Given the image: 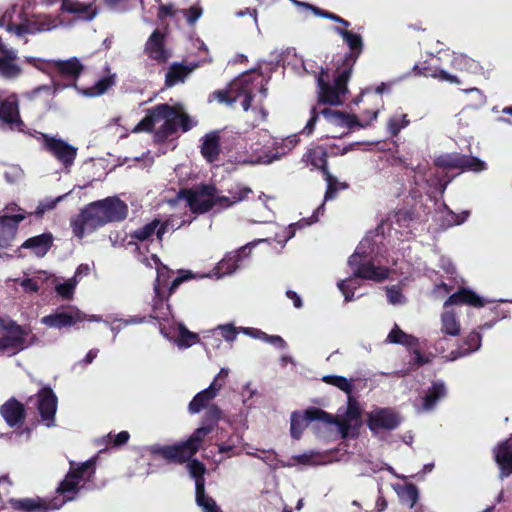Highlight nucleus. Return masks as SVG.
I'll return each instance as SVG.
<instances>
[{
  "label": "nucleus",
  "mask_w": 512,
  "mask_h": 512,
  "mask_svg": "<svg viewBox=\"0 0 512 512\" xmlns=\"http://www.w3.org/2000/svg\"><path fill=\"white\" fill-rule=\"evenodd\" d=\"M494 460L499 466L501 477L512 474V443L510 440L500 442L493 450Z\"/></svg>",
  "instance_id": "5701e85b"
},
{
  "label": "nucleus",
  "mask_w": 512,
  "mask_h": 512,
  "mask_svg": "<svg viewBox=\"0 0 512 512\" xmlns=\"http://www.w3.org/2000/svg\"><path fill=\"white\" fill-rule=\"evenodd\" d=\"M413 70L415 71V74L419 76L432 77L440 81L449 82L451 84L461 83L458 77L449 74L447 71L440 69L427 61L415 65Z\"/></svg>",
  "instance_id": "bb28decb"
},
{
  "label": "nucleus",
  "mask_w": 512,
  "mask_h": 512,
  "mask_svg": "<svg viewBox=\"0 0 512 512\" xmlns=\"http://www.w3.org/2000/svg\"><path fill=\"white\" fill-rule=\"evenodd\" d=\"M487 169V164L475 156L464 155L462 157L461 171L482 172Z\"/></svg>",
  "instance_id": "3c124183"
},
{
  "label": "nucleus",
  "mask_w": 512,
  "mask_h": 512,
  "mask_svg": "<svg viewBox=\"0 0 512 512\" xmlns=\"http://www.w3.org/2000/svg\"><path fill=\"white\" fill-rule=\"evenodd\" d=\"M303 413L293 412L291 415L290 432L294 439H300L304 428L308 425Z\"/></svg>",
  "instance_id": "603ef678"
},
{
  "label": "nucleus",
  "mask_w": 512,
  "mask_h": 512,
  "mask_svg": "<svg viewBox=\"0 0 512 512\" xmlns=\"http://www.w3.org/2000/svg\"><path fill=\"white\" fill-rule=\"evenodd\" d=\"M400 423L399 415L391 408H376L367 415V426L373 434L394 430Z\"/></svg>",
  "instance_id": "f8f14e48"
},
{
  "label": "nucleus",
  "mask_w": 512,
  "mask_h": 512,
  "mask_svg": "<svg viewBox=\"0 0 512 512\" xmlns=\"http://www.w3.org/2000/svg\"><path fill=\"white\" fill-rule=\"evenodd\" d=\"M0 329L10 355H15L38 341L29 325H19L11 319H0Z\"/></svg>",
  "instance_id": "7ed1b4c3"
},
{
  "label": "nucleus",
  "mask_w": 512,
  "mask_h": 512,
  "mask_svg": "<svg viewBox=\"0 0 512 512\" xmlns=\"http://www.w3.org/2000/svg\"><path fill=\"white\" fill-rule=\"evenodd\" d=\"M199 341L200 337L197 333L189 331L184 325L179 326V335L176 340L178 347L189 348Z\"/></svg>",
  "instance_id": "8fccbe9b"
},
{
  "label": "nucleus",
  "mask_w": 512,
  "mask_h": 512,
  "mask_svg": "<svg viewBox=\"0 0 512 512\" xmlns=\"http://www.w3.org/2000/svg\"><path fill=\"white\" fill-rule=\"evenodd\" d=\"M244 332L254 338L262 339L275 347L283 350L287 347L286 341L278 335H268L260 329L256 328H244Z\"/></svg>",
  "instance_id": "79ce46f5"
},
{
  "label": "nucleus",
  "mask_w": 512,
  "mask_h": 512,
  "mask_svg": "<svg viewBox=\"0 0 512 512\" xmlns=\"http://www.w3.org/2000/svg\"><path fill=\"white\" fill-rule=\"evenodd\" d=\"M360 259L361 255L358 252L353 253L348 259V264L351 267H356L353 277L375 282H382L388 278V268L377 267L371 261L361 263Z\"/></svg>",
  "instance_id": "ddd939ff"
},
{
  "label": "nucleus",
  "mask_w": 512,
  "mask_h": 512,
  "mask_svg": "<svg viewBox=\"0 0 512 512\" xmlns=\"http://www.w3.org/2000/svg\"><path fill=\"white\" fill-rule=\"evenodd\" d=\"M171 105L168 103L157 104L146 111L145 117L135 126L134 132L154 131L155 124L161 120L165 121V117L171 115Z\"/></svg>",
  "instance_id": "a211bd4d"
},
{
  "label": "nucleus",
  "mask_w": 512,
  "mask_h": 512,
  "mask_svg": "<svg viewBox=\"0 0 512 512\" xmlns=\"http://www.w3.org/2000/svg\"><path fill=\"white\" fill-rule=\"evenodd\" d=\"M150 453L163 459L168 464L183 465L196 455L186 441H179L171 445H153Z\"/></svg>",
  "instance_id": "1a4fd4ad"
},
{
  "label": "nucleus",
  "mask_w": 512,
  "mask_h": 512,
  "mask_svg": "<svg viewBox=\"0 0 512 512\" xmlns=\"http://www.w3.org/2000/svg\"><path fill=\"white\" fill-rule=\"evenodd\" d=\"M76 284L77 281H75L74 279L68 280L64 283L57 284L55 286V291L63 299L70 300L73 297Z\"/></svg>",
  "instance_id": "052dcab7"
},
{
  "label": "nucleus",
  "mask_w": 512,
  "mask_h": 512,
  "mask_svg": "<svg viewBox=\"0 0 512 512\" xmlns=\"http://www.w3.org/2000/svg\"><path fill=\"white\" fill-rule=\"evenodd\" d=\"M200 153L208 163H214L221 153L220 131L214 130L201 138Z\"/></svg>",
  "instance_id": "412c9836"
},
{
  "label": "nucleus",
  "mask_w": 512,
  "mask_h": 512,
  "mask_svg": "<svg viewBox=\"0 0 512 512\" xmlns=\"http://www.w3.org/2000/svg\"><path fill=\"white\" fill-rule=\"evenodd\" d=\"M16 58L15 54H7L4 57H0V73L7 78H15L21 73V69L18 65L13 63Z\"/></svg>",
  "instance_id": "c03bdc74"
},
{
  "label": "nucleus",
  "mask_w": 512,
  "mask_h": 512,
  "mask_svg": "<svg viewBox=\"0 0 512 512\" xmlns=\"http://www.w3.org/2000/svg\"><path fill=\"white\" fill-rule=\"evenodd\" d=\"M228 193L229 196H231V198L233 199V202H235V204H238L246 200L249 194H252L253 191L250 187L237 183L235 186L228 189Z\"/></svg>",
  "instance_id": "4d7b16f0"
},
{
  "label": "nucleus",
  "mask_w": 512,
  "mask_h": 512,
  "mask_svg": "<svg viewBox=\"0 0 512 512\" xmlns=\"http://www.w3.org/2000/svg\"><path fill=\"white\" fill-rule=\"evenodd\" d=\"M25 219L23 214L4 215L0 218V223L3 226H8L13 229H17L18 224Z\"/></svg>",
  "instance_id": "338daca9"
},
{
  "label": "nucleus",
  "mask_w": 512,
  "mask_h": 512,
  "mask_svg": "<svg viewBox=\"0 0 512 512\" xmlns=\"http://www.w3.org/2000/svg\"><path fill=\"white\" fill-rule=\"evenodd\" d=\"M446 395V389L443 383H433L426 395L423 397V408L431 410L435 407L438 400Z\"/></svg>",
  "instance_id": "c9c22d12"
},
{
  "label": "nucleus",
  "mask_w": 512,
  "mask_h": 512,
  "mask_svg": "<svg viewBox=\"0 0 512 512\" xmlns=\"http://www.w3.org/2000/svg\"><path fill=\"white\" fill-rule=\"evenodd\" d=\"M186 21L189 25H194L195 22L202 16L203 9L199 6H191L188 9L182 10Z\"/></svg>",
  "instance_id": "69168bd1"
},
{
  "label": "nucleus",
  "mask_w": 512,
  "mask_h": 512,
  "mask_svg": "<svg viewBox=\"0 0 512 512\" xmlns=\"http://www.w3.org/2000/svg\"><path fill=\"white\" fill-rule=\"evenodd\" d=\"M397 494L402 504L413 508L419 498V491L415 484L407 483L397 489Z\"/></svg>",
  "instance_id": "e433bc0d"
},
{
  "label": "nucleus",
  "mask_w": 512,
  "mask_h": 512,
  "mask_svg": "<svg viewBox=\"0 0 512 512\" xmlns=\"http://www.w3.org/2000/svg\"><path fill=\"white\" fill-rule=\"evenodd\" d=\"M352 422L353 421H351L345 417L343 419H338L335 416V420L331 424H335L338 427L342 438H347L350 435L352 437H355L358 435V429L360 427V423H357L355 426H352V424H351Z\"/></svg>",
  "instance_id": "5fc2aeb1"
},
{
  "label": "nucleus",
  "mask_w": 512,
  "mask_h": 512,
  "mask_svg": "<svg viewBox=\"0 0 512 512\" xmlns=\"http://www.w3.org/2000/svg\"><path fill=\"white\" fill-rule=\"evenodd\" d=\"M221 416V409L215 404L210 405L209 407H207V410L203 416V424L211 425L214 429L219 420L221 419Z\"/></svg>",
  "instance_id": "13d9d810"
},
{
  "label": "nucleus",
  "mask_w": 512,
  "mask_h": 512,
  "mask_svg": "<svg viewBox=\"0 0 512 512\" xmlns=\"http://www.w3.org/2000/svg\"><path fill=\"white\" fill-rule=\"evenodd\" d=\"M211 425L203 424L201 427L195 429V431L186 439V443L197 452L202 448L205 437L213 431Z\"/></svg>",
  "instance_id": "a19ab883"
},
{
  "label": "nucleus",
  "mask_w": 512,
  "mask_h": 512,
  "mask_svg": "<svg viewBox=\"0 0 512 512\" xmlns=\"http://www.w3.org/2000/svg\"><path fill=\"white\" fill-rule=\"evenodd\" d=\"M186 464L190 477L195 481V491L205 488V474L207 471L205 464L194 457Z\"/></svg>",
  "instance_id": "2f4dec72"
},
{
  "label": "nucleus",
  "mask_w": 512,
  "mask_h": 512,
  "mask_svg": "<svg viewBox=\"0 0 512 512\" xmlns=\"http://www.w3.org/2000/svg\"><path fill=\"white\" fill-rule=\"evenodd\" d=\"M239 254H227L217 266L218 272L222 275L231 274L239 267Z\"/></svg>",
  "instance_id": "09e8293b"
},
{
  "label": "nucleus",
  "mask_w": 512,
  "mask_h": 512,
  "mask_svg": "<svg viewBox=\"0 0 512 512\" xmlns=\"http://www.w3.org/2000/svg\"><path fill=\"white\" fill-rule=\"evenodd\" d=\"M324 210H325L324 203H322L320 206L317 207V209L314 211L313 215L310 218H308V219L303 218L300 221H298L297 223L290 225V229H294L295 227L302 228L304 226H308V225H311V224L317 222L318 218H319V214H323Z\"/></svg>",
  "instance_id": "e2e57ef3"
},
{
  "label": "nucleus",
  "mask_w": 512,
  "mask_h": 512,
  "mask_svg": "<svg viewBox=\"0 0 512 512\" xmlns=\"http://www.w3.org/2000/svg\"><path fill=\"white\" fill-rule=\"evenodd\" d=\"M482 336L477 331L470 332L464 339L461 345L456 350L451 352L453 359H457L469 355L477 351L481 347Z\"/></svg>",
  "instance_id": "7c9ffc66"
},
{
  "label": "nucleus",
  "mask_w": 512,
  "mask_h": 512,
  "mask_svg": "<svg viewBox=\"0 0 512 512\" xmlns=\"http://www.w3.org/2000/svg\"><path fill=\"white\" fill-rule=\"evenodd\" d=\"M410 123L407 114H401L400 116L391 117L388 120L387 127L391 136H397L400 131L407 127Z\"/></svg>",
  "instance_id": "6e6d98bb"
},
{
  "label": "nucleus",
  "mask_w": 512,
  "mask_h": 512,
  "mask_svg": "<svg viewBox=\"0 0 512 512\" xmlns=\"http://www.w3.org/2000/svg\"><path fill=\"white\" fill-rule=\"evenodd\" d=\"M334 31L343 38L344 42L350 49V51L343 56L341 63L338 66L352 72L355 63L363 51L362 37L360 34L340 27H335Z\"/></svg>",
  "instance_id": "4468645a"
},
{
  "label": "nucleus",
  "mask_w": 512,
  "mask_h": 512,
  "mask_svg": "<svg viewBox=\"0 0 512 512\" xmlns=\"http://www.w3.org/2000/svg\"><path fill=\"white\" fill-rule=\"evenodd\" d=\"M328 153L323 146H316L309 149L304 155L303 160L314 168L320 170L323 175L330 172L328 169Z\"/></svg>",
  "instance_id": "c85d7f7f"
},
{
  "label": "nucleus",
  "mask_w": 512,
  "mask_h": 512,
  "mask_svg": "<svg viewBox=\"0 0 512 512\" xmlns=\"http://www.w3.org/2000/svg\"><path fill=\"white\" fill-rule=\"evenodd\" d=\"M236 85L237 83L232 82L229 84L228 89H221L212 92L209 95V102L217 100L219 103H225L227 105L234 104L239 98L241 92L240 90H237V88H234Z\"/></svg>",
  "instance_id": "473e14b6"
},
{
  "label": "nucleus",
  "mask_w": 512,
  "mask_h": 512,
  "mask_svg": "<svg viewBox=\"0 0 512 512\" xmlns=\"http://www.w3.org/2000/svg\"><path fill=\"white\" fill-rule=\"evenodd\" d=\"M168 228V222L161 223L159 219H154L144 226L136 229L131 233V237L140 242L152 240V237L156 235L159 241L163 240V236Z\"/></svg>",
  "instance_id": "b1692460"
},
{
  "label": "nucleus",
  "mask_w": 512,
  "mask_h": 512,
  "mask_svg": "<svg viewBox=\"0 0 512 512\" xmlns=\"http://www.w3.org/2000/svg\"><path fill=\"white\" fill-rule=\"evenodd\" d=\"M85 320V315L78 309L71 311L56 312L41 319V322L53 328H69Z\"/></svg>",
  "instance_id": "6ab92c4d"
},
{
  "label": "nucleus",
  "mask_w": 512,
  "mask_h": 512,
  "mask_svg": "<svg viewBox=\"0 0 512 512\" xmlns=\"http://www.w3.org/2000/svg\"><path fill=\"white\" fill-rule=\"evenodd\" d=\"M345 418L360 423L361 411L356 402H353L351 399L349 400L347 411L345 414Z\"/></svg>",
  "instance_id": "774afa93"
},
{
  "label": "nucleus",
  "mask_w": 512,
  "mask_h": 512,
  "mask_svg": "<svg viewBox=\"0 0 512 512\" xmlns=\"http://www.w3.org/2000/svg\"><path fill=\"white\" fill-rule=\"evenodd\" d=\"M96 472V458L93 457L85 462L76 464L70 462V469L65 478L60 482L57 487V492L61 495L68 493H77L79 491V484L81 481H91Z\"/></svg>",
  "instance_id": "39448f33"
},
{
  "label": "nucleus",
  "mask_w": 512,
  "mask_h": 512,
  "mask_svg": "<svg viewBox=\"0 0 512 512\" xmlns=\"http://www.w3.org/2000/svg\"><path fill=\"white\" fill-rule=\"evenodd\" d=\"M486 301L476 292L469 288L461 287L455 293L451 294L444 302V308L451 305H468L475 308L483 307Z\"/></svg>",
  "instance_id": "aec40b11"
},
{
  "label": "nucleus",
  "mask_w": 512,
  "mask_h": 512,
  "mask_svg": "<svg viewBox=\"0 0 512 512\" xmlns=\"http://www.w3.org/2000/svg\"><path fill=\"white\" fill-rule=\"evenodd\" d=\"M333 84L328 81L327 69H321L317 77L318 103L339 106L344 103L343 97L348 93V81L352 72L337 66Z\"/></svg>",
  "instance_id": "f03ea898"
},
{
  "label": "nucleus",
  "mask_w": 512,
  "mask_h": 512,
  "mask_svg": "<svg viewBox=\"0 0 512 512\" xmlns=\"http://www.w3.org/2000/svg\"><path fill=\"white\" fill-rule=\"evenodd\" d=\"M211 425L203 424L201 427L195 429V431L186 439V443L197 452L202 448L205 437L213 431Z\"/></svg>",
  "instance_id": "ea45409f"
},
{
  "label": "nucleus",
  "mask_w": 512,
  "mask_h": 512,
  "mask_svg": "<svg viewBox=\"0 0 512 512\" xmlns=\"http://www.w3.org/2000/svg\"><path fill=\"white\" fill-rule=\"evenodd\" d=\"M414 219V212L411 209L402 208L398 209L394 214V221L400 227H407Z\"/></svg>",
  "instance_id": "680f3d73"
},
{
  "label": "nucleus",
  "mask_w": 512,
  "mask_h": 512,
  "mask_svg": "<svg viewBox=\"0 0 512 512\" xmlns=\"http://www.w3.org/2000/svg\"><path fill=\"white\" fill-rule=\"evenodd\" d=\"M144 53L157 64L166 63L171 57V52L166 47L165 33L160 29H155L144 45Z\"/></svg>",
  "instance_id": "2eb2a0df"
},
{
  "label": "nucleus",
  "mask_w": 512,
  "mask_h": 512,
  "mask_svg": "<svg viewBox=\"0 0 512 512\" xmlns=\"http://www.w3.org/2000/svg\"><path fill=\"white\" fill-rule=\"evenodd\" d=\"M53 244V236L51 233H43L34 237L28 238L23 244L22 248L32 249L34 254L38 257H43L47 254Z\"/></svg>",
  "instance_id": "cd10ccee"
},
{
  "label": "nucleus",
  "mask_w": 512,
  "mask_h": 512,
  "mask_svg": "<svg viewBox=\"0 0 512 512\" xmlns=\"http://www.w3.org/2000/svg\"><path fill=\"white\" fill-rule=\"evenodd\" d=\"M195 501L203 512H222L216 501L206 493L205 488L195 491Z\"/></svg>",
  "instance_id": "37998d69"
},
{
  "label": "nucleus",
  "mask_w": 512,
  "mask_h": 512,
  "mask_svg": "<svg viewBox=\"0 0 512 512\" xmlns=\"http://www.w3.org/2000/svg\"><path fill=\"white\" fill-rule=\"evenodd\" d=\"M115 75H108L99 79L93 86L82 90V94L87 97H97L106 93L115 85Z\"/></svg>",
  "instance_id": "72a5a7b5"
},
{
  "label": "nucleus",
  "mask_w": 512,
  "mask_h": 512,
  "mask_svg": "<svg viewBox=\"0 0 512 512\" xmlns=\"http://www.w3.org/2000/svg\"><path fill=\"white\" fill-rule=\"evenodd\" d=\"M43 148L53 155L65 167L71 166L77 156V148L66 141L41 133Z\"/></svg>",
  "instance_id": "9b49d317"
},
{
  "label": "nucleus",
  "mask_w": 512,
  "mask_h": 512,
  "mask_svg": "<svg viewBox=\"0 0 512 512\" xmlns=\"http://www.w3.org/2000/svg\"><path fill=\"white\" fill-rule=\"evenodd\" d=\"M29 34H36L52 30L55 25L49 16H37L32 19H26Z\"/></svg>",
  "instance_id": "4c0bfd02"
},
{
  "label": "nucleus",
  "mask_w": 512,
  "mask_h": 512,
  "mask_svg": "<svg viewBox=\"0 0 512 512\" xmlns=\"http://www.w3.org/2000/svg\"><path fill=\"white\" fill-rule=\"evenodd\" d=\"M319 114H322L328 122L338 126L347 127L350 129L354 127H364V125H362L359 122L357 116L355 115H351L339 110H333L331 108H324L323 110L318 112L316 108L313 107L311 109V117L308 120L304 129L302 130L303 133H305L306 135L312 134L316 122L318 120Z\"/></svg>",
  "instance_id": "9d476101"
},
{
  "label": "nucleus",
  "mask_w": 512,
  "mask_h": 512,
  "mask_svg": "<svg viewBox=\"0 0 512 512\" xmlns=\"http://www.w3.org/2000/svg\"><path fill=\"white\" fill-rule=\"evenodd\" d=\"M106 437L108 438V444L111 443L113 447H120L128 442L130 434L128 431H121L116 435L109 433Z\"/></svg>",
  "instance_id": "0e129e2a"
},
{
  "label": "nucleus",
  "mask_w": 512,
  "mask_h": 512,
  "mask_svg": "<svg viewBox=\"0 0 512 512\" xmlns=\"http://www.w3.org/2000/svg\"><path fill=\"white\" fill-rule=\"evenodd\" d=\"M156 270L157 276L153 283V289H164L168 286V282L174 272L163 263H158Z\"/></svg>",
  "instance_id": "864d4df0"
},
{
  "label": "nucleus",
  "mask_w": 512,
  "mask_h": 512,
  "mask_svg": "<svg viewBox=\"0 0 512 512\" xmlns=\"http://www.w3.org/2000/svg\"><path fill=\"white\" fill-rule=\"evenodd\" d=\"M37 409L47 427L55 425L58 398L50 387H43L37 393Z\"/></svg>",
  "instance_id": "dca6fc26"
},
{
  "label": "nucleus",
  "mask_w": 512,
  "mask_h": 512,
  "mask_svg": "<svg viewBox=\"0 0 512 512\" xmlns=\"http://www.w3.org/2000/svg\"><path fill=\"white\" fill-rule=\"evenodd\" d=\"M322 381L326 384L337 387L339 390L343 391L347 395H351L353 391V385L350 380L340 375H325L322 378Z\"/></svg>",
  "instance_id": "de8ad7c7"
},
{
  "label": "nucleus",
  "mask_w": 512,
  "mask_h": 512,
  "mask_svg": "<svg viewBox=\"0 0 512 512\" xmlns=\"http://www.w3.org/2000/svg\"><path fill=\"white\" fill-rule=\"evenodd\" d=\"M0 413L10 427L23 424L26 417L24 405L15 398L7 400L1 406Z\"/></svg>",
  "instance_id": "4be33fe9"
},
{
  "label": "nucleus",
  "mask_w": 512,
  "mask_h": 512,
  "mask_svg": "<svg viewBox=\"0 0 512 512\" xmlns=\"http://www.w3.org/2000/svg\"><path fill=\"white\" fill-rule=\"evenodd\" d=\"M46 67L49 69L50 73L70 81L67 84H61L60 82L53 81L54 93H57L67 87L77 88L76 81L84 71L83 64L76 57H72L68 60L49 61L46 63Z\"/></svg>",
  "instance_id": "423d86ee"
},
{
  "label": "nucleus",
  "mask_w": 512,
  "mask_h": 512,
  "mask_svg": "<svg viewBox=\"0 0 512 512\" xmlns=\"http://www.w3.org/2000/svg\"><path fill=\"white\" fill-rule=\"evenodd\" d=\"M0 120L9 125L11 129L24 131L25 124L20 117L19 104L16 95L0 100Z\"/></svg>",
  "instance_id": "f3484780"
},
{
  "label": "nucleus",
  "mask_w": 512,
  "mask_h": 512,
  "mask_svg": "<svg viewBox=\"0 0 512 512\" xmlns=\"http://www.w3.org/2000/svg\"><path fill=\"white\" fill-rule=\"evenodd\" d=\"M9 504L14 510L20 512H46L52 509L51 503L41 497L22 499L11 498L9 500Z\"/></svg>",
  "instance_id": "a878e982"
},
{
  "label": "nucleus",
  "mask_w": 512,
  "mask_h": 512,
  "mask_svg": "<svg viewBox=\"0 0 512 512\" xmlns=\"http://www.w3.org/2000/svg\"><path fill=\"white\" fill-rule=\"evenodd\" d=\"M293 2L299 6H304L306 7L307 9H310L313 11V13L319 17H322V18H325V19H329V20H332L334 22L336 21H340L339 20V15L333 13V12H330L328 10H323L319 7H316V6H313L309 3H305V2H300V1H297V0H293Z\"/></svg>",
  "instance_id": "bf43d9fd"
},
{
  "label": "nucleus",
  "mask_w": 512,
  "mask_h": 512,
  "mask_svg": "<svg viewBox=\"0 0 512 512\" xmlns=\"http://www.w3.org/2000/svg\"><path fill=\"white\" fill-rule=\"evenodd\" d=\"M172 112L165 117L164 123L155 131L157 141L164 142L173 136L178 129L182 132L190 131L195 125L191 117L182 111L181 106H171Z\"/></svg>",
  "instance_id": "0eeeda50"
},
{
  "label": "nucleus",
  "mask_w": 512,
  "mask_h": 512,
  "mask_svg": "<svg viewBox=\"0 0 512 512\" xmlns=\"http://www.w3.org/2000/svg\"><path fill=\"white\" fill-rule=\"evenodd\" d=\"M307 423L313 421H321L326 424H331L335 420V416L316 407H310L303 412Z\"/></svg>",
  "instance_id": "49530a36"
},
{
  "label": "nucleus",
  "mask_w": 512,
  "mask_h": 512,
  "mask_svg": "<svg viewBox=\"0 0 512 512\" xmlns=\"http://www.w3.org/2000/svg\"><path fill=\"white\" fill-rule=\"evenodd\" d=\"M463 154L458 152L445 153L439 155L434 160V165L441 169H459L461 168Z\"/></svg>",
  "instance_id": "f704fd0d"
},
{
  "label": "nucleus",
  "mask_w": 512,
  "mask_h": 512,
  "mask_svg": "<svg viewBox=\"0 0 512 512\" xmlns=\"http://www.w3.org/2000/svg\"><path fill=\"white\" fill-rule=\"evenodd\" d=\"M441 331L450 336H458L460 334V322L454 312L446 311L441 316Z\"/></svg>",
  "instance_id": "58836bf2"
},
{
  "label": "nucleus",
  "mask_w": 512,
  "mask_h": 512,
  "mask_svg": "<svg viewBox=\"0 0 512 512\" xmlns=\"http://www.w3.org/2000/svg\"><path fill=\"white\" fill-rule=\"evenodd\" d=\"M194 274L189 270H179L178 276L172 280L168 286L167 291L165 289H153L154 297L152 299V311L156 314L152 316L154 319L165 318L170 312V305L165 304L169 297L173 295L178 287L185 281L193 279Z\"/></svg>",
  "instance_id": "6e6552de"
},
{
  "label": "nucleus",
  "mask_w": 512,
  "mask_h": 512,
  "mask_svg": "<svg viewBox=\"0 0 512 512\" xmlns=\"http://www.w3.org/2000/svg\"><path fill=\"white\" fill-rule=\"evenodd\" d=\"M195 67V65L189 67L178 62L172 63L165 75V86L171 88L179 83H183Z\"/></svg>",
  "instance_id": "c756f323"
},
{
  "label": "nucleus",
  "mask_w": 512,
  "mask_h": 512,
  "mask_svg": "<svg viewBox=\"0 0 512 512\" xmlns=\"http://www.w3.org/2000/svg\"><path fill=\"white\" fill-rule=\"evenodd\" d=\"M323 176L325 181L327 182V189L325 192L324 201L334 199L339 190L348 188L347 183L339 182L337 178L334 177L330 172L326 173Z\"/></svg>",
  "instance_id": "a18cd8bd"
},
{
  "label": "nucleus",
  "mask_w": 512,
  "mask_h": 512,
  "mask_svg": "<svg viewBox=\"0 0 512 512\" xmlns=\"http://www.w3.org/2000/svg\"><path fill=\"white\" fill-rule=\"evenodd\" d=\"M217 193L214 184H200L194 188H181L178 199H184L193 214H205L214 208L213 196Z\"/></svg>",
  "instance_id": "20e7f679"
},
{
  "label": "nucleus",
  "mask_w": 512,
  "mask_h": 512,
  "mask_svg": "<svg viewBox=\"0 0 512 512\" xmlns=\"http://www.w3.org/2000/svg\"><path fill=\"white\" fill-rule=\"evenodd\" d=\"M128 215L127 204L117 197H107L86 205L80 213L71 219L74 235L83 238L85 232H90L111 222L123 221Z\"/></svg>",
  "instance_id": "f257e3e1"
},
{
  "label": "nucleus",
  "mask_w": 512,
  "mask_h": 512,
  "mask_svg": "<svg viewBox=\"0 0 512 512\" xmlns=\"http://www.w3.org/2000/svg\"><path fill=\"white\" fill-rule=\"evenodd\" d=\"M221 390V384L211 382L208 388L197 393L188 405V410L191 414H197L204 408L209 407L208 404L213 400L218 392Z\"/></svg>",
  "instance_id": "393cba45"
}]
</instances>
